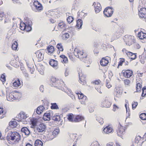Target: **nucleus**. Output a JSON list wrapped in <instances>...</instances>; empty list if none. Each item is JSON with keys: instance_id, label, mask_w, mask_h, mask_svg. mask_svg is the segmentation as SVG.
I'll return each mask as SVG.
<instances>
[{"instance_id": "nucleus-1", "label": "nucleus", "mask_w": 146, "mask_h": 146, "mask_svg": "<svg viewBox=\"0 0 146 146\" xmlns=\"http://www.w3.org/2000/svg\"><path fill=\"white\" fill-rule=\"evenodd\" d=\"M34 131L35 133L38 132L40 133L45 131L46 129V126L43 123L40 124L38 126L34 128Z\"/></svg>"}, {"instance_id": "nucleus-2", "label": "nucleus", "mask_w": 146, "mask_h": 146, "mask_svg": "<svg viewBox=\"0 0 146 146\" xmlns=\"http://www.w3.org/2000/svg\"><path fill=\"white\" fill-rule=\"evenodd\" d=\"M114 11L113 9L110 7H106L104 11V14L107 17H111Z\"/></svg>"}, {"instance_id": "nucleus-3", "label": "nucleus", "mask_w": 146, "mask_h": 146, "mask_svg": "<svg viewBox=\"0 0 146 146\" xmlns=\"http://www.w3.org/2000/svg\"><path fill=\"white\" fill-rule=\"evenodd\" d=\"M124 39L126 45L129 46L132 45L134 42L132 36L130 35H125L124 36Z\"/></svg>"}, {"instance_id": "nucleus-4", "label": "nucleus", "mask_w": 146, "mask_h": 146, "mask_svg": "<svg viewBox=\"0 0 146 146\" xmlns=\"http://www.w3.org/2000/svg\"><path fill=\"white\" fill-rule=\"evenodd\" d=\"M123 27L121 28L120 29H119V31H118L117 32H116L113 35L111 39V41L112 42L114 40H115L116 39L119 38V34H118V32L120 33H123Z\"/></svg>"}, {"instance_id": "nucleus-5", "label": "nucleus", "mask_w": 146, "mask_h": 146, "mask_svg": "<svg viewBox=\"0 0 146 146\" xmlns=\"http://www.w3.org/2000/svg\"><path fill=\"white\" fill-rule=\"evenodd\" d=\"M122 73L123 74V75L124 77L130 78L133 75V72L130 70H123L122 71Z\"/></svg>"}, {"instance_id": "nucleus-6", "label": "nucleus", "mask_w": 146, "mask_h": 146, "mask_svg": "<svg viewBox=\"0 0 146 146\" xmlns=\"http://www.w3.org/2000/svg\"><path fill=\"white\" fill-rule=\"evenodd\" d=\"M139 15L140 18L146 19V8H142L139 11Z\"/></svg>"}, {"instance_id": "nucleus-7", "label": "nucleus", "mask_w": 146, "mask_h": 146, "mask_svg": "<svg viewBox=\"0 0 146 146\" xmlns=\"http://www.w3.org/2000/svg\"><path fill=\"white\" fill-rule=\"evenodd\" d=\"M111 103L108 99H106L101 102L100 105L101 107L102 108H109L110 107Z\"/></svg>"}, {"instance_id": "nucleus-8", "label": "nucleus", "mask_w": 146, "mask_h": 146, "mask_svg": "<svg viewBox=\"0 0 146 146\" xmlns=\"http://www.w3.org/2000/svg\"><path fill=\"white\" fill-rule=\"evenodd\" d=\"M50 65L56 69L58 68L57 61L53 59H51L49 62Z\"/></svg>"}, {"instance_id": "nucleus-9", "label": "nucleus", "mask_w": 146, "mask_h": 146, "mask_svg": "<svg viewBox=\"0 0 146 146\" xmlns=\"http://www.w3.org/2000/svg\"><path fill=\"white\" fill-rule=\"evenodd\" d=\"M125 130L124 128H123L122 127H118V129L117 131V134L118 136L122 138V135L125 134Z\"/></svg>"}, {"instance_id": "nucleus-10", "label": "nucleus", "mask_w": 146, "mask_h": 146, "mask_svg": "<svg viewBox=\"0 0 146 146\" xmlns=\"http://www.w3.org/2000/svg\"><path fill=\"white\" fill-rule=\"evenodd\" d=\"M56 84V86H54V87H56V88H58L59 90H61L62 91L64 90V88H63L62 86L63 85V83L62 82L60 81H58L57 82H55Z\"/></svg>"}, {"instance_id": "nucleus-11", "label": "nucleus", "mask_w": 146, "mask_h": 146, "mask_svg": "<svg viewBox=\"0 0 146 146\" xmlns=\"http://www.w3.org/2000/svg\"><path fill=\"white\" fill-rule=\"evenodd\" d=\"M35 54H36V56L38 58V61H41L43 59V56L42 55V53L41 52V50L37 51Z\"/></svg>"}, {"instance_id": "nucleus-12", "label": "nucleus", "mask_w": 146, "mask_h": 146, "mask_svg": "<svg viewBox=\"0 0 146 146\" xmlns=\"http://www.w3.org/2000/svg\"><path fill=\"white\" fill-rule=\"evenodd\" d=\"M109 62V60L108 58H103L100 62L101 65L103 66H106Z\"/></svg>"}, {"instance_id": "nucleus-13", "label": "nucleus", "mask_w": 146, "mask_h": 146, "mask_svg": "<svg viewBox=\"0 0 146 146\" xmlns=\"http://www.w3.org/2000/svg\"><path fill=\"white\" fill-rule=\"evenodd\" d=\"M21 131L22 133H23L26 135H29L30 133L29 130L26 127H22L21 129Z\"/></svg>"}, {"instance_id": "nucleus-14", "label": "nucleus", "mask_w": 146, "mask_h": 146, "mask_svg": "<svg viewBox=\"0 0 146 146\" xmlns=\"http://www.w3.org/2000/svg\"><path fill=\"white\" fill-rule=\"evenodd\" d=\"M136 83V92H139L141 91V89L142 87V82H141V83L139 82V81L137 80Z\"/></svg>"}, {"instance_id": "nucleus-15", "label": "nucleus", "mask_w": 146, "mask_h": 146, "mask_svg": "<svg viewBox=\"0 0 146 146\" xmlns=\"http://www.w3.org/2000/svg\"><path fill=\"white\" fill-rule=\"evenodd\" d=\"M6 97L7 100L9 101H13V100L16 99L11 93H10L8 95L7 94Z\"/></svg>"}, {"instance_id": "nucleus-16", "label": "nucleus", "mask_w": 146, "mask_h": 146, "mask_svg": "<svg viewBox=\"0 0 146 146\" xmlns=\"http://www.w3.org/2000/svg\"><path fill=\"white\" fill-rule=\"evenodd\" d=\"M138 37L141 39H146V34L142 32H139L138 34Z\"/></svg>"}, {"instance_id": "nucleus-17", "label": "nucleus", "mask_w": 146, "mask_h": 146, "mask_svg": "<svg viewBox=\"0 0 146 146\" xmlns=\"http://www.w3.org/2000/svg\"><path fill=\"white\" fill-rule=\"evenodd\" d=\"M32 25H26L24 26V29H21V25H20V29L22 30H25L27 32H29L31 31L32 30V28L31 27Z\"/></svg>"}, {"instance_id": "nucleus-18", "label": "nucleus", "mask_w": 146, "mask_h": 146, "mask_svg": "<svg viewBox=\"0 0 146 146\" xmlns=\"http://www.w3.org/2000/svg\"><path fill=\"white\" fill-rule=\"evenodd\" d=\"M35 7L36 9H35V8L33 7L32 8V9L33 10L36 12H37V10L38 11L42 10L43 9L42 5L40 3L39 4H38V5H37V6Z\"/></svg>"}, {"instance_id": "nucleus-19", "label": "nucleus", "mask_w": 146, "mask_h": 146, "mask_svg": "<svg viewBox=\"0 0 146 146\" xmlns=\"http://www.w3.org/2000/svg\"><path fill=\"white\" fill-rule=\"evenodd\" d=\"M112 131V129L109 126H106L104 128L103 130L104 132L108 134L111 133Z\"/></svg>"}, {"instance_id": "nucleus-20", "label": "nucleus", "mask_w": 146, "mask_h": 146, "mask_svg": "<svg viewBox=\"0 0 146 146\" xmlns=\"http://www.w3.org/2000/svg\"><path fill=\"white\" fill-rule=\"evenodd\" d=\"M126 54L128 56H134V57L131 58V60H135L136 59L137 57V53H133L131 52H126Z\"/></svg>"}, {"instance_id": "nucleus-21", "label": "nucleus", "mask_w": 146, "mask_h": 146, "mask_svg": "<svg viewBox=\"0 0 146 146\" xmlns=\"http://www.w3.org/2000/svg\"><path fill=\"white\" fill-rule=\"evenodd\" d=\"M84 119V117L81 115H77L76 116L74 120L75 122L80 121Z\"/></svg>"}, {"instance_id": "nucleus-22", "label": "nucleus", "mask_w": 146, "mask_h": 146, "mask_svg": "<svg viewBox=\"0 0 146 146\" xmlns=\"http://www.w3.org/2000/svg\"><path fill=\"white\" fill-rule=\"evenodd\" d=\"M15 131L13 132L11 131L10 133H8V134H9V135L10 136V139L11 140L13 141L16 140V136L15 135Z\"/></svg>"}, {"instance_id": "nucleus-23", "label": "nucleus", "mask_w": 146, "mask_h": 146, "mask_svg": "<svg viewBox=\"0 0 146 146\" xmlns=\"http://www.w3.org/2000/svg\"><path fill=\"white\" fill-rule=\"evenodd\" d=\"M102 9V7L100 3H98L97 6L96 7L95 9V12L96 13H99Z\"/></svg>"}, {"instance_id": "nucleus-24", "label": "nucleus", "mask_w": 146, "mask_h": 146, "mask_svg": "<svg viewBox=\"0 0 146 146\" xmlns=\"http://www.w3.org/2000/svg\"><path fill=\"white\" fill-rule=\"evenodd\" d=\"M82 21L81 19H78L77 21L76 27L79 29H81L82 25Z\"/></svg>"}, {"instance_id": "nucleus-25", "label": "nucleus", "mask_w": 146, "mask_h": 146, "mask_svg": "<svg viewBox=\"0 0 146 146\" xmlns=\"http://www.w3.org/2000/svg\"><path fill=\"white\" fill-rule=\"evenodd\" d=\"M84 53L83 52H82L80 50H78V55H79V57H78V58H79L80 60H82L84 58H86L87 57V56L86 55H85L84 56H83V54Z\"/></svg>"}, {"instance_id": "nucleus-26", "label": "nucleus", "mask_w": 146, "mask_h": 146, "mask_svg": "<svg viewBox=\"0 0 146 146\" xmlns=\"http://www.w3.org/2000/svg\"><path fill=\"white\" fill-rule=\"evenodd\" d=\"M9 125L10 127L14 128L17 125V123L16 121H11L9 123Z\"/></svg>"}, {"instance_id": "nucleus-27", "label": "nucleus", "mask_w": 146, "mask_h": 146, "mask_svg": "<svg viewBox=\"0 0 146 146\" xmlns=\"http://www.w3.org/2000/svg\"><path fill=\"white\" fill-rule=\"evenodd\" d=\"M54 48L52 46L49 45L47 48V49L48 53L51 54L54 50Z\"/></svg>"}, {"instance_id": "nucleus-28", "label": "nucleus", "mask_w": 146, "mask_h": 146, "mask_svg": "<svg viewBox=\"0 0 146 146\" xmlns=\"http://www.w3.org/2000/svg\"><path fill=\"white\" fill-rule=\"evenodd\" d=\"M43 143L39 139L36 140L35 143V146H42Z\"/></svg>"}, {"instance_id": "nucleus-29", "label": "nucleus", "mask_w": 146, "mask_h": 146, "mask_svg": "<svg viewBox=\"0 0 146 146\" xmlns=\"http://www.w3.org/2000/svg\"><path fill=\"white\" fill-rule=\"evenodd\" d=\"M18 117L21 119H24L27 118V116L24 112L20 113L18 115Z\"/></svg>"}, {"instance_id": "nucleus-30", "label": "nucleus", "mask_w": 146, "mask_h": 146, "mask_svg": "<svg viewBox=\"0 0 146 146\" xmlns=\"http://www.w3.org/2000/svg\"><path fill=\"white\" fill-rule=\"evenodd\" d=\"M25 20L26 21L25 23H24L25 25H32V22L31 20V19L27 18L26 19H25Z\"/></svg>"}, {"instance_id": "nucleus-31", "label": "nucleus", "mask_w": 146, "mask_h": 146, "mask_svg": "<svg viewBox=\"0 0 146 146\" xmlns=\"http://www.w3.org/2000/svg\"><path fill=\"white\" fill-rule=\"evenodd\" d=\"M79 80L81 82H83L84 83L85 82V78L84 76H83L82 74H80L78 73Z\"/></svg>"}, {"instance_id": "nucleus-32", "label": "nucleus", "mask_w": 146, "mask_h": 146, "mask_svg": "<svg viewBox=\"0 0 146 146\" xmlns=\"http://www.w3.org/2000/svg\"><path fill=\"white\" fill-rule=\"evenodd\" d=\"M122 92L119 89H116L114 91V94L116 96V97H119L122 94Z\"/></svg>"}, {"instance_id": "nucleus-33", "label": "nucleus", "mask_w": 146, "mask_h": 146, "mask_svg": "<svg viewBox=\"0 0 146 146\" xmlns=\"http://www.w3.org/2000/svg\"><path fill=\"white\" fill-rule=\"evenodd\" d=\"M21 84L20 80L18 78L13 83V85L15 87H18Z\"/></svg>"}, {"instance_id": "nucleus-34", "label": "nucleus", "mask_w": 146, "mask_h": 146, "mask_svg": "<svg viewBox=\"0 0 146 146\" xmlns=\"http://www.w3.org/2000/svg\"><path fill=\"white\" fill-rule=\"evenodd\" d=\"M6 75L5 73L2 74L0 77V80L4 84L6 81Z\"/></svg>"}, {"instance_id": "nucleus-35", "label": "nucleus", "mask_w": 146, "mask_h": 146, "mask_svg": "<svg viewBox=\"0 0 146 146\" xmlns=\"http://www.w3.org/2000/svg\"><path fill=\"white\" fill-rule=\"evenodd\" d=\"M52 119L54 121H59L60 120V117L59 115H54L52 117Z\"/></svg>"}, {"instance_id": "nucleus-36", "label": "nucleus", "mask_w": 146, "mask_h": 146, "mask_svg": "<svg viewBox=\"0 0 146 146\" xmlns=\"http://www.w3.org/2000/svg\"><path fill=\"white\" fill-rule=\"evenodd\" d=\"M69 37V35L68 33H66L63 34L62 36V39L66 40Z\"/></svg>"}, {"instance_id": "nucleus-37", "label": "nucleus", "mask_w": 146, "mask_h": 146, "mask_svg": "<svg viewBox=\"0 0 146 146\" xmlns=\"http://www.w3.org/2000/svg\"><path fill=\"white\" fill-rule=\"evenodd\" d=\"M16 140L15 141L18 142L21 139V136L19 134L17 131H15Z\"/></svg>"}, {"instance_id": "nucleus-38", "label": "nucleus", "mask_w": 146, "mask_h": 146, "mask_svg": "<svg viewBox=\"0 0 146 146\" xmlns=\"http://www.w3.org/2000/svg\"><path fill=\"white\" fill-rule=\"evenodd\" d=\"M18 45V43L16 41H15L12 44L11 48L13 50H16L17 48Z\"/></svg>"}, {"instance_id": "nucleus-39", "label": "nucleus", "mask_w": 146, "mask_h": 146, "mask_svg": "<svg viewBox=\"0 0 146 146\" xmlns=\"http://www.w3.org/2000/svg\"><path fill=\"white\" fill-rule=\"evenodd\" d=\"M60 57L62 59V61H63L64 63H66L68 62V59L64 55H61L60 56Z\"/></svg>"}, {"instance_id": "nucleus-40", "label": "nucleus", "mask_w": 146, "mask_h": 146, "mask_svg": "<svg viewBox=\"0 0 146 146\" xmlns=\"http://www.w3.org/2000/svg\"><path fill=\"white\" fill-rule=\"evenodd\" d=\"M51 108L52 109H58L59 108L57 104L55 103H51Z\"/></svg>"}, {"instance_id": "nucleus-41", "label": "nucleus", "mask_w": 146, "mask_h": 146, "mask_svg": "<svg viewBox=\"0 0 146 146\" xmlns=\"http://www.w3.org/2000/svg\"><path fill=\"white\" fill-rule=\"evenodd\" d=\"M78 98L79 99L81 100L82 99H83V100H86L87 99L86 96L84 95L83 94L81 93L78 95Z\"/></svg>"}, {"instance_id": "nucleus-42", "label": "nucleus", "mask_w": 146, "mask_h": 146, "mask_svg": "<svg viewBox=\"0 0 146 146\" xmlns=\"http://www.w3.org/2000/svg\"><path fill=\"white\" fill-rule=\"evenodd\" d=\"M142 92L141 94V96L143 97H144L146 95V86L143 87L142 89ZM140 99H143V98H141Z\"/></svg>"}, {"instance_id": "nucleus-43", "label": "nucleus", "mask_w": 146, "mask_h": 146, "mask_svg": "<svg viewBox=\"0 0 146 146\" xmlns=\"http://www.w3.org/2000/svg\"><path fill=\"white\" fill-rule=\"evenodd\" d=\"M59 132V129H55L52 132V135L54 137H55L58 135Z\"/></svg>"}, {"instance_id": "nucleus-44", "label": "nucleus", "mask_w": 146, "mask_h": 146, "mask_svg": "<svg viewBox=\"0 0 146 146\" xmlns=\"http://www.w3.org/2000/svg\"><path fill=\"white\" fill-rule=\"evenodd\" d=\"M140 118L142 120H146V113H141L139 115Z\"/></svg>"}, {"instance_id": "nucleus-45", "label": "nucleus", "mask_w": 146, "mask_h": 146, "mask_svg": "<svg viewBox=\"0 0 146 146\" xmlns=\"http://www.w3.org/2000/svg\"><path fill=\"white\" fill-rule=\"evenodd\" d=\"M74 20V18L72 16H69L67 18V21L69 24L71 23Z\"/></svg>"}, {"instance_id": "nucleus-46", "label": "nucleus", "mask_w": 146, "mask_h": 146, "mask_svg": "<svg viewBox=\"0 0 146 146\" xmlns=\"http://www.w3.org/2000/svg\"><path fill=\"white\" fill-rule=\"evenodd\" d=\"M57 47L58 49L60 51H62L63 50L62 46L61 43H58L57 45Z\"/></svg>"}, {"instance_id": "nucleus-47", "label": "nucleus", "mask_w": 146, "mask_h": 146, "mask_svg": "<svg viewBox=\"0 0 146 146\" xmlns=\"http://www.w3.org/2000/svg\"><path fill=\"white\" fill-rule=\"evenodd\" d=\"M73 115L72 113L70 114L68 117V120L72 122L73 121Z\"/></svg>"}, {"instance_id": "nucleus-48", "label": "nucleus", "mask_w": 146, "mask_h": 146, "mask_svg": "<svg viewBox=\"0 0 146 146\" xmlns=\"http://www.w3.org/2000/svg\"><path fill=\"white\" fill-rule=\"evenodd\" d=\"M21 70L22 71V72L25 76L27 78H28L29 76L26 70L24 69H22L21 68Z\"/></svg>"}, {"instance_id": "nucleus-49", "label": "nucleus", "mask_w": 146, "mask_h": 146, "mask_svg": "<svg viewBox=\"0 0 146 146\" xmlns=\"http://www.w3.org/2000/svg\"><path fill=\"white\" fill-rule=\"evenodd\" d=\"M122 60H120L118 63V64L117 66V68H119V66H121L122 65L123 63L125 61V59L124 58H121Z\"/></svg>"}, {"instance_id": "nucleus-50", "label": "nucleus", "mask_w": 146, "mask_h": 146, "mask_svg": "<svg viewBox=\"0 0 146 146\" xmlns=\"http://www.w3.org/2000/svg\"><path fill=\"white\" fill-rule=\"evenodd\" d=\"M96 120L100 123V124H102L104 122L103 119L102 118L97 117Z\"/></svg>"}, {"instance_id": "nucleus-51", "label": "nucleus", "mask_w": 146, "mask_h": 146, "mask_svg": "<svg viewBox=\"0 0 146 146\" xmlns=\"http://www.w3.org/2000/svg\"><path fill=\"white\" fill-rule=\"evenodd\" d=\"M50 112L48 113H45L43 116H45L46 118H47L48 119V120H50Z\"/></svg>"}, {"instance_id": "nucleus-52", "label": "nucleus", "mask_w": 146, "mask_h": 146, "mask_svg": "<svg viewBox=\"0 0 146 146\" xmlns=\"http://www.w3.org/2000/svg\"><path fill=\"white\" fill-rule=\"evenodd\" d=\"M138 105V103L137 102H134L132 104V109L133 110L135 109Z\"/></svg>"}, {"instance_id": "nucleus-53", "label": "nucleus", "mask_w": 146, "mask_h": 146, "mask_svg": "<svg viewBox=\"0 0 146 146\" xmlns=\"http://www.w3.org/2000/svg\"><path fill=\"white\" fill-rule=\"evenodd\" d=\"M134 48L135 49H139L140 48V46L137 43H135L133 44Z\"/></svg>"}, {"instance_id": "nucleus-54", "label": "nucleus", "mask_w": 146, "mask_h": 146, "mask_svg": "<svg viewBox=\"0 0 146 146\" xmlns=\"http://www.w3.org/2000/svg\"><path fill=\"white\" fill-rule=\"evenodd\" d=\"M50 82L51 83H52V84L54 85L53 84H54L56 85V83L55 82H57L58 81H56V79L55 78H51L50 80Z\"/></svg>"}, {"instance_id": "nucleus-55", "label": "nucleus", "mask_w": 146, "mask_h": 146, "mask_svg": "<svg viewBox=\"0 0 146 146\" xmlns=\"http://www.w3.org/2000/svg\"><path fill=\"white\" fill-rule=\"evenodd\" d=\"M106 87L108 88H109L111 87V86L110 85V83L109 82V80H106Z\"/></svg>"}, {"instance_id": "nucleus-56", "label": "nucleus", "mask_w": 146, "mask_h": 146, "mask_svg": "<svg viewBox=\"0 0 146 146\" xmlns=\"http://www.w3.org/2000/svg\"><path fill=\"white\" fill-rule=\"evenodd\" d=\"M44 109V107L42 106H40L37 108V110H40L42 112Z\"/></svg>"}, {"instance_id": "nucleus-57", "label": "nucleus", "mask_w": 146, "mask_h": 146, "mask_svg": "<svg viewBox=\"0 0 146 146\" xmlns=\"http://www.w3.org/2000/svg\"><path fill=\"white\" fill-rule=\"evenodd\" d=\"M130 81L129 80L125 79L124 80L125 84L126 85H128L130 83Z\"/></svg>"}, {"instance_id": "nucleus-58", "label": "nucleus", "mask_w": 146, "mask_h": 146, "mask_svg": "<svg viewBox=\"0 0 146 146\" xmlns=\"http://www.w3.org/2000/svg\"><path fill=\"white\" fill-rule=\"evenodd\" d=\"M87 99L86 100H83L82 99L81 100H80V102L82 104H86V101H87Z\"/></svg>"}, {"instance_id": "nucleus-59", "label": "nucleus", "mask_w": 146, "mask_h": 146, "mask_svg": "<svg viewBox=\"0 0 146 146\" xmlns=\"http://www.w3.org/2000/svg\"><path fill=\"white\" fill-rule=\"evenodd\" d=\"M40 67H41V68L42 69H43V68H44V66L42 65V64H39L37 65V69H38L40 70Z\"/></svg>"}, {"instance_id": "nucleus-60", "label": "nucleus", "mask_w": 146, "mask_h": 146, "mask_svg": "<svg viewBox=\"0 0 146 146\" xmlns=\"http://www.w3.org/2000/svg\"><path fill=\"white\" fill-rule=\"evenodd\" d=\"M65 25H64L63 23H59L58 24V26L61 28H63V27H65Z\"/></svg>"}, {"instance_id": "nucleus-61", "label": "nucleus", "mask_w": 146, "mask_h": 146, "mask_svg": "<svg viewBox=\"0 0 146 146\" xmlns=\"http://www.w3.org/2000/svg\"><path fill=\"white\" fill-rule=\"evenodd\" d=\"M69 71L67 68H66L64 73L65 76H67L68 75Z\"/></svg>"}, {"instance_id": "nucleus-62", "label": "nucleus", "mask_w": 146, "mask_h": 146, "mask_svg": "<svg viewBox=\"0 0 146 146\" xmlns=\"http://www.w3.org/2000/svg\"><path fill=\"white\" fill-rule=\"evenodd\" d=\"M40 3L38 2V1H35L33 3L34 6L35 7H36L37 6V5H38V4H39Z\"/></svg>"}, {"instance_id": "nucleus-63", "label": "nucleus", "mask_w": 146, "mask_h": 146, "mask_svg": "<svg viewBox=\"0 0 146 146\" xmlns=\"http://www.w3.org/2000/svg\"><path fill=\"white\" fill-rule=\"evenodd\" d=\"M74 55L76 57L78 58V57H79V55H78V51H76L75 50L74 51Z\"/></svg>"}, {"instance_id": "nucleus-64", "label": "nucleus", "mask_w": 146, "mask_h": 146, "mask_svg": "<svg viewBox=\"0 0 146 146\" xmlns=\"http://www.w3.org/2000/svg\"><path fill=\"white\" fill-rule=\"evenodd\" d=\"M39 88H40V91L42 92H43L44 90L43 86L42 85L41 86H40V87Z\"/></svg>"}]
</instances>
